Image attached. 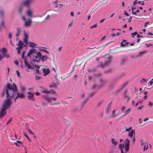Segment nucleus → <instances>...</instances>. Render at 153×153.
Returning a JSON list of instances; mask_svg holds the SVG:
<instances>
[{"instance_id":"obj_18","label":"nucleus","mask_w":153,"mask_h":153,"mask_svg":"<svg viewBox=\"0 0 153 153\" xmlns=\"http://www.w3.org/2000/svg\"><path fill=\"white\" fill-rule=\"evenodd\" d=\"M127 58L126 57H124L122 58L121 60L120 64L121 65H123L127 62Z\"/></svg>"},{"instance_id":"obj_47","label":"nucleus","mask_w":153,"mask_h":153,"mask_svg":"<svg viewBox=\"0 0 153 153\" xmlns=\"http://www.w3.org/2000/svg\"><path fill=\"white\" fill-rule=\"evenodd\" d=\"M146 51H141V52H139V55H141L145 53H146Z\"/></svg>"},{"instance_id":"obj_46","label":"nucleus","mask_w":153,"mask_h":153,"mask_svg":"<svg viewBox=\"0 0 153 153\" xmlns=\"http://www.w3.org/2000/svg\"><path fill=\"white\" fill-rule=\"evenodd\" d=\"M131 110L130 108H129L128 110L126 111L125 112V114L126 115L127 114H128L131 111Z\"/></svg>"},{"instance_id":"obj_63","label":"nucleus","mask_w":153,"mask_h":153,"mask_svg":"<svg viewBox=\"0 0 153 153\" xmlns=\"http://www.w3.org/2000/svg\"><path fill=\"white\" fill-rule=\"evenodd\" d=\"M146 45H147V47H149L150 46H152V44L150 43L149 44H146Z\"/></svg>"},{"instance_id":"obj_37","label":"nucleus","mask_w":153,"mask_h":153,"mask_svg":"<svg viewBox=\"0 0 153 153\" xmlns=\"http://www.w3.org/2000/svg\"><path fill=\"white\" fill-rule=\"evenodd\" d=\"M45 56L44 55H43V56L42 55L41 57H40V58L39 59H40V60H41L42 61V62L45 61Z\"/></svg>"},{"instance_id":"obj_59","label":"nucleus","mask_w":153,"mask_h":153,"mask_svg":"<svg viewBox=\"0 0 153 153\" xmlns=\"http://www.w3.org/2000/svg\"><path fill=\"white\" fill-rule=\"evenodd\" d=\"M75 66V65H74L72 67V69L71 71V73H72L74 70V69Z\"/></svg>"},{"instance_id":"obj_17","label":"nucleus","mask_w":153,"mask_h":153,"mask_svg":"<svg viewBox=\"0 0 153 153\" xmlns=\"http://www.w3.org/2000/svg\"><path fill=\"white\" fill-rule=\"evenodd\" d=\"M35 67H36V70L34 71V72L36 73V74H40L42 73V72L40 71H39V69L40 68V67L38 65H36Z\"/></svg>"},{"instance_id":"obj_56","label":"nucleus","mask_w":153,"mask_h":153,"mask_svg":"<svg viewBox=\"0 0 153 153\" xmlns=\"http://www.w3.org/2000/svg\"><path fill=\"white\" fill-rule=\"evenodd\" d=\"M132 16H130L129 18L128 19V22L130 23L131 22Z\"/></svg>"},{"instance_id":"obj_26","label":"nucleus","mask_w":153,"mask_h":153,"mask_svg":"<svg viewBox=\"0 0 153 153\" xmlns=\"http://www.w3.org/2000/svg\"><path fill=\"white\" fill-rule=\"evenodd\" d=\"M1 26L4 28H6L3 20H2L1 24L0 25V31L1 30Z\"/></svg>"},{"instance_id":"obj_50","label":"nucleus","mask_w":153,"mask_h":153,"mask_svg":"<svg viewBox=\"0 0 153 153\" xmlns=\"http://www.w3.org/2000/svg\"><path fill=\"white\" fill-rule=\"evenodd\" d=\"M60 104V102H54V103H51L50 104L53 105H59Z\"/></svg>"},{"instance_id":"obj_35","label":"nucleus","mask_w":153,"mask_h":153,"mask_svg":"<svg viewBox=\"0 0 153 153\" xmlns=\"http://www.w3.org/2000/svg\"><path fill=\"white\" fill-rule=\"evenodd\" d=\"M57 85V84L55 83H54L52 85H50L49 86L50 88H56Z\"/></svg>"},{"instance_id":"obj_41","label":"nucleus","mask_w":153,"mask_h":153,"mask_svg":"<svg viewBox=\"0 0 153 153\" xmlns=\"http://www.w3.org/2000/svg\"><path fill=\"white\" fill-rule=\"evenodd\" d=\"M137 34V31L135 32L134 33H132L131 34V36L132 37H134V35H136Z\"/></svg>"},{"instance_id":"obj_60","label":"nucleus","mask_w":153,"mask_h":153,"mask_svg":"<svg viewBox=\"0 0 153 153\" xmlns=\"http://www.w3.org/2000/svg\"><path fill=\"white\" fill-rule=\"evenodd\" d=\"M131 127H130L129 128H126L125 131H129L130 130L131 128Z\"/></svg>"},{"instance_id":"obj_62","label":"nucleus","mask_w":153,"mask_h":153,"mask_svg":"<svg viewBox=\"0 0 153 153\" xmlns=\"http://www.w3.org/2000/svg\"><path fill=\"white\" fill-rule=\"evenodd\" d=\"M123 96L124 98H126L128 97V95H127L126 94H123Z\"/></svg>"},{"instance_id":"obj_57","label":"nucleus","mask_w":153,"mask_h":153,"mask_svg":"<svg viewBox=\"0 0 153 153\" xmlns=\"http://www.w3.org/2000/svg\"><path fill=\"white\" fill-rule=\"evenodd\" d=\"M129 147H125V151L126 152H128L129 150Z\"/></svg>"},{"instance_id":"obj_19","label":"nucleus","mask_w":153,"mask_h":153,"mask_svg":"<svg viewBox=\"0 0 153 153\" xmlns=\"http://www.w3.org/2000/svg\"><path fill=\"white\" fill-rule=\"evenodd\" d=\"M133 134H134V136H135V131L133 129H132L131 131L129 132L128 136L129 137H132L133 136Z\"/></svg>"},{"instance_id":"obj_4","label":"nucleus","mask_w":153,"mask_h":153,"mask_svg":"<svg viewBox=\"0 0 153 153\" xmlns=\"http://www.w3.org/2000/svg\"><path fill=\"white\" fill-rule=\"evenodd\" d=\"M99 85H94L92 86V88L93 89L100 88L105 84L106 82L107 81L105 79H101L99 80Z\"/></svg>"},{"instance_id":"obj_34","label":"nucleus","mask_w":153,"mask_h":153,"mask_svg":"<svg viewBox=\"0 0 153 153\" xmlns=\"http://www.w3.org/2000/svg\"><path fill=\"white\" fill-rule=\"evenodd\" d=\"M111 42H109V43H106V44H105V45H104L102 46H101L100 47V48L101 49H103L107 45H108Z\"/></svg>"},{"instance_id":"obj_16","label":"nucleus","mask_w":153,"mask_h":153,"mask_svg":"<svg viewBox=\"0 0 153 153\" xmlns=\"http://www.w3.org/2000/svg\"><path fill=\"white\" fill-rule=\"evenodd\" d=\"M28 39V35L26 33L25 31H24V39H23L24 42L27 45V44L28 41L27 39Z\"/></svg>"},{"instance_id":"obj_55","label":"nucleus","mask_w":153,"mask_h":153,"mask_svg":"<svg viewBox=\"0 0 153 153\" xmlns=\"http://www.w3.org/2000/svg\"><path fill=\"white\" fill-rule=\"evenodd\" d=\"M33 57L35 58L36 59L39 58L38 57V56L36 55V54L35 53H34L33 54Z\"/></svg>"},{"instance_id":"obj_32","label":"nucleus","mask_w":153,"mask_h":153,"mask_svg":"<svg viewBox=\"0 0 153 153\" xmlns=\"http://www.w3.org/2000/svg\"><path fill=\"white\" fill-rule=\"evenodd\" d=\"M47 92L48 93L47 94H55L56 93L55 91H54L53 90H51L49 91H47Z\"/></svg>"},{"instance_id":"obj_39","label":"nucleus","mask_w":153,"mask_h":153,"mask_svg":"<svg viewBox=\"0 0 153 153\" xmlns=\"http://www.w3.org/2000/svg\"><path fill=\"white\" fill-rule=\"evenodd\" d=\"M111 106H108L107 108V113H108L109 112V111H111Z\"/></svg>"},{"instance_id":"obj_20","label":"nucleus","mask_w":153,"mask_h":153,"mask_svg":"<svg viewBox=\"0 0 153 153\" xmlns=\"http://www.w3.org/2000/svg\"><path fill=\"white\" fill-rule=\"evenodd\" d=\"M115 110H114L110 115V117L112 118H114L118 115L119 113L117 114H115Z\"/></svg>"},{"instance_id":"obj_38","label":"nucleus","mask_w":153,"mask_h":153,"mask_svg":"<svg viewBox=\"0 0 153 153\" xmlns=\"http://www.w3.org/2000/svg\"><path fill=\"white\" fill-rule=\"evenodd\" d=\"M102 103H103L102 101H100L97 104V107H99L102 104Z\"/></svg>"},{"instance_id":"obj_33","label":"nucleus","mask_w":153,"mask_h":153,"mask_svg":"<svg viewBox=\"0 0 153 153\" xmlns=\"http://www.w3.org/2000/svg\"><path fill=\"white\" fill-rule=\"evenodd\" d=\"M111 142L113 144L115 145H116L117 143V142L116 141H115V140L114 138L112 139Z\"/></svg>"},{"instance_id":"obj_22","label":"nucleus","mask_w":153,"mask_h":153,"mask_svg":"<svg viewBox=\"0 0 153 153\" xmlns=\"http://www.w3.org/2000/svg\"><path fill=\"white\" fill-rule=\"evenodd\" d=\"M116 82L115 81H113L109 85V88H113L115 85L116 84Z\"/></svg>"},{"instance_id":"obj_13","label":"nucleus","mask_w":153,"mask_h":153,"mask_svg":"<svg viewBox=\"0 0 153 153\" xmlns=\"http://www.w3.org/2000/svg\"><path fill=\"white\" fill-rule=\"evenodd\" d=\"M43 72L44 73V76H46L50 72V70L49 68H44L43 69Z\"/></svg>"},{"instance_id":"obj_3","label":"nucleus","mask_w":153,"mask_h":153,"mask_svg":"<svg viewBox=\"0 0 153 153\" xmlns=\"http://www.w3.org/2000/svg\"><path fill=\"white\" fill-rule=\"evenodd\" d=\"M33 53H36V54L39 59L40 57H41L42 56L41 52L40 51L37 52L36 49L34 48L31 49L29 50L27 53V57H30V55Z\"/></svg>"},{"instance_id":"obj_28","label":"nucleus","mask_w":153,"mask_h":153,"mask_svg":"<svg viewBox=\"0 0 153 153\" xmlns=\"http://www.w3.org/2000/svg\"><path fill=\"white\" fill-rule=\"evenodd\" d=\"M45 100L48 101V102H51L52 101L51 100V98L48 97L46 96H45Z\"/></svg>"},{"instance_id":"obj_52","label":"nucleus","mask_w":153,"mask_h":153,"mask_svg":"<svg viewBox=\"0 0 153 153\" xmlns=\"http://www.w3.org/2000/svg\"><path fill=\"white\" fill-rule=\"evenodd\" d=\"M97 23H96L95 24L91 26L90 27V28H92L94 27H97Z\"/></svg>"},{"instance_id":"obj_43","label":"nucleus","mask_w":153,"mask_h":153,"mask_svg":"<svg viewBox=\"0 0 153 153\" xmlns=\"http://www.w3.org/2000/svg\"><path fill=\"white\" fill-rule=\"evenodd\" d=\"M40 61V59H39V60L36 59H33V61L34 62H39Z\"/></svg>"},{"instance_id":"obj_5","label":"nucleus","mask_w":153,"mask_h":153,"mask_svg":"<svg viewBox=\"0 0 153 153\" xmlns=\"http://www.w3.org/2000/svg\"><path fill=\"white\" fill-rule=\"evenodd\" d=\"M34 0H24L20 4L23 7L25 6L29 7L30 4L33 2Z\"/></svg>"},{"instance_id":"obj_9","label":"nucleus","mask_w":153,"mask_h":153,"mask_svg":"<svg viewBox=\"0 0 153 153\" xmlns=\"http://www.w3.org/2000/svg\"><path fill=\"white\" fill-rule=\"evenodd\" d=\"M24 63L25 66H26L28 69H34L33 67L29 64L27 59H25Z\"/></svg>"},{"instance_id":"obj_51","label":"nucleus","mask_w":153,"mask_h":153,"mask_svg":"<svg viewBox=\"0 0 153 153\" xmlns=\"http://www.w3.org/2000/svg\"><path fill=\"white\" fill-rule=\"evenodd\" d=\"M12 120V118H11L9 119V120L6 123V125H8L11 122V121Z\"/></svg>"},{"instance_id":"obj_54","label":"nucleus","mask_w":153,"mask_h":153,"mask_svg":"<svg viewBox=\"0 0 153 153\" xmlns=\"http://www.w3.org/2000/svg\"><path fill=\"white\" fill-rule=\"evenodd\" d=\"M146 145L144 146V147L143 148V151H144L146 149H148V145H147L146 148Z\"/></svg>"},{"instance_id":"obj_27","label":"nucleus","mask_w":153,"mask_h":153,"mask_svg":"<svg viewBox=\"0 0 153 153\" xmlns=\"http://www.w3.org/2000/svg\"><path fill=\"white\" fill-rule=\"evenodd\" d=\"M1 50L2 54L7 52V50L5 48H1Z\"/></svg>"},{"instance_id":"obj_2","label":"nucleus","mask_w":153,"mask_h":153,"mask_svg":"<svg viewBox=\"0 0 153 153\" xmlns=\"http://www.w3.org/2000/svg\"><path fill=\"white\" fill-rule=\"evenodd\" d=\"M7 98L4 100V103L3 104V107L6 108H8L10 106L11 104L12 101L10 100V98L13 97L11 96L10 93L9 94L8 97L7 96V93H5Z\"/></svg>"},{"instance_id":"obj_29","label":"nucleus","mask_w":153,"mask_h":153,"mask_svg":"<svg viewBox=\"0 0 153 153\" xmlns=\"http://www.w3.org/2000/svg\"><path fill=\"white\" fill-rule=\"evenodd\" d=\"M40 90L41 91V92L42 93L45 94H47L48 93L47 91L44 88H42Z\"/></svg>"},{"instance_id":"obj_30","label":"nucleus","mask_w":153,"mask_h":153,"mask_svg":"<svg viewBox=\"0 0 153 153\" xmlns=\"http://www.w3.org/2000/svg\"><path fill=\"white\" fill-rule=\"evenodd\" d=\"M25 51H23L22 54V59H23L24 60L25 59H27L26 58V57H25Z\"/></svg>"},{"instance_id":"obj_24","label":"nucleus","mask_w":153,"mask_h":153,"mask_svg":"<svg viewBox=\"0 0 153 153\" xmlns=\"http://www.w3.org/2000/svg\"><path fill=\"white\" fill-rule=\"evenodd\" d=\"M36 46H37V45L36 44H35L33 42H29V47L32 48H34L36 47Z\"/></svg>"},{"instance_id":"obj_25","label":"nucleus","mask_w":153,"mask_h":153,"mask_svg":"<svg viewBox=\"0 0 153 153\" xmlns=\"http://www.w3.org/2000/svg\"><path fill=\"white\" fill-rule=\"evenodd\" d=\"M23 7H24L23 6H22V5L20 4V6L18 10L19 13V14H22V9Z\"/></svg>"},{"instance_id":"obj_11","label":"nucleus","mask_w":153,"mask_h":153,"mask_svg":"<svg viewBox=\"0 0 153 153\" xmlns=\"http://www.w3.org/2000/svg\"><path fill=\"white\" fill-rule=\"evenodd\" d=\"M8 108H6L2 107L0 112V118H2L6 114V111Z\"/></svg>"},{"instance_id":"obj_64","label":"nucleus","mask_w":153,"mask_h":153,"mask_svg":"<svg viewBox=\"0 0 153 153\" xmlns=\"http://www.w3.org/2000/svg\"><path fill=\"white\" fill-rule=\"evenodd\" d=\"M9 37L10 39H12V34L11 33H9Z\"/></svg>"},{"instance_id":"obj_61","label":"nucleus","mask_w":153,"mask_h":153,"mask_svg":"<svg viewBox=\"0 0 153 153\" xmlns=\"http://www.w3.org/2000/svg\"><path fill=\"white\" fill-rule=\"evenodd\" d=\"M153 103H152L151 101H149V103L148 104L149 105H150L151 106H153Z\"/></svg>"},{"instance_id":"obj_23","label":"nucleus","mask_w":153,"mask_h":153,"mask_svg":"<svg viewBox=\"0 0 153 153\" xmlns=\"http://www.w3.org/2000/svg\"><path fill=\"white\" fill-rule=\"evenodd\" d=\"M88 100V98L87 99L83 101L81 104L80 105V108H81V109H82L84 105L85 104L87 101Z\"/></svg>"},{"instance_id":"obj_44","label":"nucleus","mask_w":153,"mask_h":153,"mask_svg":"<svg viewBox=\"0 0 153 153\" xmlns=\"http://www.w3.org/2000/svg\"><path fill=\"white\" fill-rule=\"evenodd\" d=\"M0 14L1 16L3 17V16L4 14V11L2 10H0Z\"/></svg>"},{"instance_id":"obj_42","label":"nucleus","mask_w":153,"mask_h":153,"mask_svg":"<svg viewBox=\"0 0 153 153\" xmlns=\"http://www.w3.org/2000/svg\"><path fill=\"white\" fill-rule=\"evenodd\" d=\"M35 78L36 80H39L41 78V77L40 76H38L37 75V74H36Z\"/></svg>"},{"instance_id":"obj_40","label":"nucleus","mask_w":153,"mask_h":153,"mask_svg":"<svg viewBox=\"0 0 153 153\" xmlns=\"http://www.w3.org/2000/svg\"><path fill=\"white\" fill-rule=\"evenodd\" d=\"M124 143H125V147H129V143L125 142Z\"/></svg>"},{"instance_id":"obj_7","label":"nucleus","mask_w":153,"mask_h":153,"mask_svg":"<svg viewBox=\"0 0 153 153\" xmlns=\"http://www.w3.org/2000/svg\"><path fill=\"white\" fill-rule=\"evenodd\" d=\"M11 96L14 97L16 94H18L19 97L21 98H24L25 97V95L22 93H20L18 91L17 92L12 93H10Z\"/></svg>"},{"instance_id":"obj_15","label":"nucleus","mask_w":153,"mask_h":153,"mask_svg":"<svg viewBox=\"0 0 153 153\" xmlns=\"http://www.w3.org/2000/svg\"><path fill=\"white\" fill-rule=\"evenodd\" d=\"M128 42H126V41L125 40H123V41L120 43L121 46L122 47H125L126 45V46H128Z\"/></svg>"},{"instance_id":"obj_1","label":"nucleus","mask_w":153,"mask_h":153,"mask_svg":"<svg viewBox=\"0 0 153 153\" xmlns=\"http://www.w3.org/2000/svg\"><path fill=\"white\" fill-rule=\"evenodd\" d=\"M13 87L10 83H7V86L5 85V88L3 90L1 94L3 97H4L5 93H7V96L8 97L10 93L17 92L18 91L16 85L14 83H13Z\"/></svg>"},{"instance_id":"obj_48","label":"nucleus","mask_w":153,"mask_h":153,"mask_svg":"<svg viewBox=\"0 0 153 153\" xmlns=\"http://www.w3.org/2000/svg\"><path fill=\"white\" fill-rule=\"evenodd\" d=\"M21 90L23 91L24 92H25L26 90V89L24 87H23L22 86L21 88Z\"/></svg>"},{"instance_id":"obj_10","label":"nucleus","mask_w":153,"mask_h":153,"mask_svg":"<svg viewBox=\"0 0 153 153\" xmlns=\"http://www.w3.org/2000/svg\"><path fill=\"white\" fill-rule=\"evenodd\" d=\"M27 94H29L27 96V98L29 100H30L32 101H35V99L34 97V93H32L30 92H28Z\"/></svg>"},{"instance_id":"obj_6","label":"nucleus","mask_w":153,"mask_h":153,"mask_svg":"<svg viewBox=\"0 0 153 153\" xmlns=\"http://www.w3.org/2000/svg\"><path fill=\"white\" fill-rule=\"evenodd\" d=\"M111 56H109L107 60V61L105 62L104 63H101L100 64V66L102 68H103L105 67H106L108 66V65L111 62Z\"/></svg>"},{"instance_id":"obj_31","label":"nucleus","mask_w":153,"mask_h":153,"mask_svg":"<svg viewBox=\"0 0 153 153\" xmlns=\"http://www.w3.org/2000/svg\"><path fill=\"white\" fill-rule=\"evenodd\" d=\"M21 31V30L20 28H18L17 29V33L16 34V36H18L20 35V33Z\"/></svg>"},{"instance_id":"obj_53","label":"nucleus","mask_w":153,"mask_h":153,"mask_svg":"<svg viewBox=\"0 0 153 153\" xmlns=\"http://www.w3.org/2000/svg\"><path fill=\"white\" fill-rule=\"evenodd\" d=\"M16 73L17 74L18 77H20V73H19V72L18 70L16 71Z\"/></svg>"},{"instance_id":"obj_12","label":"nucleus","mask_w":153,"mask_h":153,"mask_svg":"<svg viewBox=\"0 0 153 153\" xmlns=\"http://www.w3.org/2000/svg\"><path fill=\"white\" fill-rule=\"evenodd\" d=\"M32 22L31 19L30 18L28 19V21H25V27H29L31 25Z\"/></svg>"},{"instance_id":"obj_14","label":"nucleus","mask_w":153,"mask_h":153,"mask_svg":"<svg viewBox=\"0 0 153 153\" xmlns=\"http://www.w3.org/2000/svg\"><path fill=\"white\" fill-rule=\"evenodd\" d=\"M26 13L28 16L30 17H32L33 12L30 9H28Z\"/></svg>"},{"instance_id":"obj_8","label":"nucleus","mask_w":153,"mask_h":153,"mask_svg":"<svg viewBox=\"0 0 153 153\" xmlns=\"http://www.w3.org/2000/svg\"><path fill=\"white\" fill-rule=\"evenodd\" d=\"M127 85V82H126L123 83L122 85H121L120 88L116 90L114 92V94H118L120 91L125 88Z\"/></svg>"},{"instance_id":"obj_45","label":"nucleus","mask_w":153,"mask_h":153,"mask_svg":"<svg viewBox=\"0 0 153 153\" xmlns=\"http://www.w3.org/2000/svg\"><path fill=\"white\" fill-rule=\"evenodd\" d=\"M39 50L40 51H44V52L47 53H48V54L49 53V52L48 51H47L46 50L42 49H39Z\"/></svg>"},{"instance_id":"obj_49","label":"nucleus","mask_w":153,"mask_h":153,"mask_svg":"<svg viewBox=\"0 0 153 153\" xmlns=\"http://www.w3.org/2000/svg\"><path fill=\"white\" fill-rule=\"evenodd\" d=\"M25 137H26L29 140V141L30 142L31 141V140L29 138V137H28V136L26 135L25 133H24V135Z\"/></svg>"},{"instance_id":"obj_58","label":"nucleus","mask_w":153,"mask_h":153,"mask_svg":"<svg viewBox=\"0 0 153 153\" xmlns=\"http://www.w3.org/2000/svg\"><path fill=\"white\" fill-rule=\"evenodd\" d=\"M124 15H125L126 16H129V14L126 12V11L125 10L124 11Z\"/></svg>"},{"instance_id":"obj_36","label":"nucleus","mask_w":153,"mask_h":153,"mask_svg":"<svg viewBox=\"0 0 153 153\" xmlns=\"http://www.w3.org/2000/svg\"><path fill=\"white\" fill-rule=\"evenodd\" d=\"M2 54L3 55V57H5L7 58H9L10 56L7 53H5Z\"/></svg>"},{"instance_id":"obj_21","label":"nucleus","mask_w":153,"mask_h":153,"mask_svg":"<svg viewBox=\"0 0 153 153\" xmlns=\"http://www.w3.org/2000/svg\"><path fill=\"white\" fill-rule=\"evenodd\" d=\"M101 1L98 4H97L96 6L92 9V10L91 11L90 13V14H92L95 10H96L97 9V8L99 6H97L98 4H99L100 3H101Z\"/></svg>"}]
</instances>
